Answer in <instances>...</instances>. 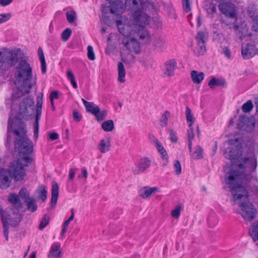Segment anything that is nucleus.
<instances>
[{
  "label": "nucleus",
  "instance_id": "39448f33",
  "mask_svg": "<svg viewBox=\"0 0 258 258\" xmlns=\"http://www.w3.org/2000/svg\"><path fill=\"white\" fill-rule=\"evenodd\" d=\"M227 146L224 151L225 157L229 160H235L242 154L244 142L242 138H236L228 141L225 146Z\"/></svg>",
  "mask_w": 258,
  "mask_h": 258
},
{
  "label": "nucleus",
  "instance_id": "680f3d73",
  "mask_svg": "<svg viewBox=\"0 0 258 258\" xmlns=\"http://www.w3.org/2000/svg\"><path fill=\"white\" fill-rule=\"evenodd\" d=\"M222 52L227 58H230L231 52L230 50L227 47H224L222 48Z\"/></svg>",
  "mask_w": 258,
  "mask_h": 258
},
{
  "label": "nucleus",
  "instance_id": "79ce46f5",
  "mask_svg": "<svg viewBox=\"0 0 258 258\" xmlns=\"http://www.w3.org/2000/svg\"><path fill=\"white\" fill-rule=\"evenodd\" d=\"M39 188L40 189L38 191V198L44 202L47 199V192L43 186H40Z\"/></svg>",
  "mask_w": 258,
  "mask_h": 258
},
{
  "label": "nucleus",
  "instance_id": "c756f323",
  "mask_svg": "<svg viewBox=\"0 0 258 258\" xmlns=\"http://www.w3.org/2000/svg\"><path fill=\"white\" fill-rule=\"evenodd\" d=\"M249 233L254 242L258 240V221L252 224L251 228L249 230Z\"/></svg>",
  "mask_w": 258,
  "mask_h": 258
},
{
  "label": "nucleus",
  "instance_id": "58836bf2",
  "mask_svg": "<svg viewBox=\"0 0 258 258\" xmlns=\"http://www.w3.org/2000/svg\"><path fill=\"white\" fill-rule=\"evenodd\" d=\"M203 150L202 148L199 145L197 146L196 147V150L191 154V156L194 159H202L203 158Z\"/></svg>",
  "mask_w": 258,
  "mask_h": 258
},
{
  "label": "nucleus",
  "instance_id": "0e129e2a",
  "mask_svg": "<svg viewBox=\"0 0 258 258\" xmlns=\"http://www.w3.org/2000/svg\"><path fill=\"white\" fill-rule=\"evenodd\" d=\"M77 169H74L73 168H71L69 170V179L73 180L75 177L76 174V170Z\"/></svg>",
  "mask_w": 258,
  "mask_h": 258
},
{
  "label": "nucleus",
  "instance_id": "052dcab7",
  "mask_svg": "<svg viewBox=\"0 0 258 258\" xmlns=\"http://www.w3.org/2000/svg\"><path fill=\"white\" fill-rule=\"evenodd\" d=\"M73 118L76 122H79L82 119V116L79 114L77 110H75L73 111Z\"/></svg>",
  "mask_w": 258,
  "mask_h": 258
},
{
  "label": "nucleus",
  "instance_id": "473e14b6",
  "mask_svg": "<svg viewBox=\"0 0 258 258\" xmlns=\"http://www.w3.org/2000/svg\"><path fill=\"white\" fill-rule=\"evenodd\" d=\"M188 136V149L190 153L192 152V141L195 137V134L194 132V128L192 126H189V129L187 130Z\"/></svg>",
  "mask_w": 258,
  "mask_h": 258
},
{
  "label": "nucleus",
  "instance_id": "2f4dec72",
  "mask_svg": "<svg viewBox=\"0 0 258 258\" xmlns=\"http://www.w3.org/2000/svg\"><path fill=\"white\" fill-rule=\"evenodd\" d=\"M101 127L105 132H111L114 128V122L111 119L106 120L102 123Z\"/></svg>",
  "mask_w": 258,
  "mask_h": 258
},
{
  "label": "nucleus",
  "instance_id": "9b49d317",
  "mask_svg": "<svg viewBox=\"0 0 258 258\" xmlns=\"http://www.w3.org/2000/svg\"><path fill=\"white\" fill-rule=\"evenodd\" d=\"M19 196L24 200L27 206V209L31 212H35L37 209V205L34 199L30 198L29 193L26 188H22L19 191Z\"/></svg>",
  "mask_w": 258,
  "mask_h": 258
},
{
  "label": "nucleus",
  "instance_id": "6e6552de",
  "mask_svg": "<svg viewBox=\"0 0 258 258\" xmlns=\"http://www.w3.org/2000/svg\"><path fill=\"white\" fill-rule=\"evenodd\" d=\"M15 147L20 153L23 155L30 154L33 151V143L26 135L17 138L15 142Z\"/></svg>",
  "mask_w": 258,
  "mask_h": 258
},
{
  "label": "nucleus",
  "instance_id": "8fccbe9b",
  "mask_svg": "<svg viewBox=\"0 0 258 258\" xmlns=\"http://www.w3.org/2000/svg\"><path fill=\"white\" fill-rule=\"evenodd\" d=\"M41 117L36 116L34 122V136L36 138H38L39 132V120Z\"/></svg>",
  "mask_w": 258,
  "mask_h": 258
},
{
  "label": "nucleus",
  "instance_id": "dca6fc26",
  "mask_svg": "<svg viewBox=\"0 0 258 258\" xmlns=\"http://www.w3.org/2000/svg\"><path fill=\"white\" fill-rule=\"evenodd\" d=\"M151 165V161L147 157L141 159L136 166L133 168L132 171L134 174H138L144 172Z\"/></svg>",
  "mask_w": 258,
  "mask_h": 258
},
{
  "label": "nucleus",
  "instance_id": "6ab92c4d",
  "mask_svg": "<svg viewBox=\"0 0 258 258\" xmlns=\"http://www.w3.org/2000/svg\"><path fill=\"white\" fill-rule=\"evenodd\" d=\"M240 170L249 168L250 171L253 172L257 166L256 161L254 158H245L242 163L238 165Z\"/></svg>",
  "mask_w": 258,
  "mask_h": 258
},
{
  "label": "nucleus",
  "instance_id": "f704fd0d",
  "mask_svg": "<svg viewBox=\"0 0 258 258\" xmlns=\"http://www.w3.org/2000/svg\"><path fill=\"white\" fill-rule=\"evenodd\" d=\"M94 116L98 121H102L107 116V111L104 109L101 110L100 108H99L96 113L94 114Z\"/></svg>",
  "mask_w": 258,
  "mask_h": 258
},
{
  "label": "nucleus",
  "instance_id": "3c124183",
  "mask_svg": "<svg viewBox=\"0 0 258 258\" xmlns=\"http://www.w3.org/2000/svg\"><path fill=\"white\" fill-rule=\"evenodd\" d=\"M87 56L89 59L93 60L95 59V54L93 51V47L89 45L87 47Z\"/></svg>",
  "mask_w": 258,
  "mask_h": 258
},
{
  "label": "nucleus",
  "instance_id": "5701e85b",
  "mask_svg": "<svg viewBox=\"0 0 258 258\" xmlns=\"http://www.w3.org/2000/svg\"><path fill=\"white\" fill-rule=\"evenodd\" d=\"M9 201L13 205L12 208H17L18 210H20L23 208V204L17 195L11 194L9 197Z\"/></svg>",
  "mask_w": 258,
  "mask_h": 258
},
{
  "label": "nucleus",
  "instance_id": "412c9836",
  "mask_svg": "<svg viewBox=\"0 0 258 258\" xmlns=\"http://www.w3.org/2000/svg\"><path fill=\"white\" fill-rule=\"evenodd\" d=\"M59 194V187L56 182H53L51 187V207L54 208L57 201Z\"/></svg>",
  "mask_w": 258,
  "mask_h": 258
},
{
  "label": "nucleus",
  "instance_id": "4c0bfd02",
  "mask_svg": "<svg viewBox=\"0 0 258 258\" xmlns=\"http://www.w3.org/2000/svg\"><path fill=\"white\" fill-rule=\"evenodd\" d=\"M50 217L47 214H44L41 219L38 228L39 230L44 229L49 223Z\"/></svg>",
  "mask_w": 258,
  "mask_h": 258
},
{
  "label": "nucleus",
  "instance_id": "393cba45",
  "mask_svg": "<svg viewBox=\"0 0 258 258\" xmlns=\"http://www.w3.org/2000/svg\"><path fill=\"white\" fill-rule=\"evenodd\" d=\"M109 10L112 14L116 15H118L120 13L121 14L123 12L122 2L120 1L119 2L112 3L110 5Z\"/></svg>",
  "mask_w": 258,
  "mask_h": 258
},
{
  "label": "nucleus",
  "instance_id": "5fc2aeb1",
  "mask_svg": "<svg viewBox=\"0 0 258 258\" xmlns=\"http://www.w3.org/2000/svg\"><path fill=\"white\" fill-rule=\"evenodd\" d=\"M169 132L170 134V140L171 142L176 143L177 141V137L176 136V133L174 131L173 129H169Z\"/></svg>",
  "mask_w": 258,
  "mask_h": 258
},
{
  "label": "nucleus",
  "instance_id": "f3484780",
  "mask_svg": "<svg viewBox=\"0 0 258 258\" xmlns=\"http://www.w3.org/2000/svg\"><path fill=\"white\" fill-rule=\"evenodd\" d=\"M257 48L253 44L248 43L246 46H242L241 54L243 58L249 59L257 53Z\"/></svg>",
  "mask_w": 258,
  "mask_h": 258
},
{
  "label": "nucleus",
  "instance_id": "72a5a7b5",
  "mask_svg": "<svg viewBox=\"0 0 258 258\" xmlns=\"http://www.w3.org/2000/svg\"><path fill=\"white\" fill-rule=\"evenodd\" d=\"M205 7L208 14L213 17V15L217 12L216 5L212 3H209L205 5Z\"/></svg>",
  "mask_w": 258,
  "mask_h": 258
},
{
  "label": "nucleus",
  "instance_id": "7ed1b4c3",
  "mask_svg": "<svg viewBox=\"0 0 258 258\" xmlns=\"http://www.w3.org/2000/svg\"><path fill=\"white\" fill-rule=\"evenodd\" d=\"M17 50L18 51L19 61L14 67H16L15 83L17 87V90L13 95L16 98H20L25 93H28L27 90L32 87V69L25 59H20V50Z\"/></svg>",
  "mask_w": 258,
  "mask_h": 258
},
{
  "label": "nucleus",
  "instance_id": "4d7b16f0",
  "mask_svg": "<svg viewBox=\"0 0 258 258\" xmlns=\"http://www.w3.org/2000/svg\"><path fill=\"white\" fill-rule=\"evenodd\" d=\"M180 206H177L171 212V216L174 218H178L180 214Z\"/></svg>",
  "mask_w": 258,
  "mask_h": 258
},
{
  "label": "nucleus",
  "instance_id": "864d4df0",
  "mask_svg": "<svg viewBox=\"0 0 258 258\" xmlns=\"http://www.w3.org/2000/svg\"><path fill=\"white\" fill-rule=\"evenodd\" d=\"M11 13L0 14V24L8 21L11 18Z\"/></svg>",
  "mask_w": 258,
  "mask_h": 258
},
{
  "label": "nucleus",
  "instance_id": "338daca9",
  "mask_svg": "<svg viewBox=\"0 0 258 258\" xmlns=\"http://www.w3.org/2000/svg\"><path fill=\"white\" fill-rule=\"evenodd\" d=\"M38 54L39 56V60L45 58L42 48L40 47L38 48Z\"/></svg>",
  "mask_w": 258,
  "mask_h": 258
},
{
  "label": "nucleus",
  "instance_id": "f257e3e1",
  "mask_svg": "<svg viewBox=\"0 0 258 258\" xmlns=\"http://www.w3.org/2000/svg\"><path fill=\"white\" fill-rule=\"evenodd\" d=\"M151 7L147 1L141 0H126L124 7L126 10L133 12L132 18L130 20H117L116 24L120 33L127 37L137 35L140 39L148 38L149 34L145 29V26L149 24L150 17L146 13Z\"/></svg>",
  "mask_w": 258,
  "mask_h": 258
},
{
  "label": "nucleus",
  "instance_id": "a211bd4d",
  "mask_svg": "<svg viewBox=\"0 0 258 258\" xmlns=\"http://www.w3.org/2000/svg\"><path fill=\"white\" fill-rule=\"evenodd\" d=\"M11 183V176L8 170L2 169L0 171V187L6 189L9 187Z\"/></svg>",
  "mask_w": 258,
  "mask_h": 258
},
{
  "label": "nucleus",
  "instance_id": "a878e982",
  "mask_svg": "<svg viewBox=\"0 0 258 258\" xmlns=\"http://www.w3.org/2000/svg\"><path fill=\"white\" fill-rule=\"evenodd\" d=\"M60 244L59 243L53 244L50 248V255L54 258H60L61 257V253L60 250Z\"/></svg>",
  "mask_w": 258,
  "mask_h": 258
},
{
  "label": "nucleus",
  "instance_id": "cd10ccee",
  "mask_svg": "<svg viewBox=\"0 0 258 258\" xmlns=\"http://www.w3.org/2000/svg\"><path fill=\"white\" fill-rule=\"evenodd\" d=\"M204 73L203 72L195 70L191 72V78L194 83L200 84L204 79Z\"/></svg>",
  "mask_w": 258,
  "mask_h": 258
},
{
  "label": "nucleus",
  "instance_id": "b1692460",
  "mask_svg": "<svg viewBox=\"0 0 258 258\" xmlns=\"http://www.w3.org/2000/svg\"><path fill=\"white\" fill-rule=\"evenodd\" d=\"M156 143L155 146L156 147L158 152L162 155V158L163 160V166H166L168 162V156L166 152V151L163 147L162 144L160 143V142H157L156 141Z\"/></svg>",
  "mask_w": 258,
  "mask_h": 258
},
{
  "label": "nucleus",
  "instance_id": "423d86ee",
  "mask_svg": "<svg viewBox=\"0 0 258 258\" xmlns=\"http://www.w3.org/2000/svg\"><path fill=\"white\" fill-rule=\"evenodd\" d=\"M19 61L18 51L10 50L0 51V70L8 71Z\"/></svg>",
  "mask_w": 258,
  "mask_h": 258
},
{
  "label": "nucleus",
  "instance_id": "c85d7f7f",
  "mask_svg": "<svg viewBox=\"0 0 258 258\" xmlns=\"http://www.w3.org/2000/svg\"><path fill=\"white\" fill-rule=\"evenodd\" d=\"M117 71L118 74V81L120 83H124L125 82L126 73L124 67L121 62H118L117 63Z\"/></svg>",
  "mask_w": 258,
  "mask_h": 258
},
{
  "label": "nucleus",
  "instance_id": "e2e57ef3",
  "mask_svg": "<svg viewBox=\"0 0 258 258\" xmlns=\"http://www.w3.org/2000/svg\"><path fill=\"white\" fill-rule=\"evenodd\" d=\"M58 97V92L57 91H54L50 93L49 95V99L50 101L53 100L54 99H57Z\"/></svg>",
  "mask_w": 258,
  "mask_h": 258
},
{
  "label": "nucleus",
  "instance_id": "1a4fd4ad",
  "mask_svg": "<svg viewBox=\"0 0 258 258\" xmlns=\"http://www.w3.org/2000/svg\"><path fill=\"white\" fill-rule=\"evenodd\" d=\"M8 171L10 176L16 181L21 180L25 175L24 166L19 160L11 162Z\"/></svg>",
  "mask_w": 258,
  "mask_h": 258
},
{
  "label": "nucleus",
  "instance_id": "13d9d810",
  "mask_svg": "<svg viewBox=\"0 0 258 258\" xmlns=\"http://www.w3.org/2000/svg\"><path fill=\"white\" fill-rule=\"evenodd\" d=\"M40 61L41 62V72L43 74H44L46 72V63L45 59H40Z\"/></svg>",
  "mask_w": 258,
  "mask_h": 258
},
{
  "label": "nucleus",
  "instance_id": "a18cd8bd",
  "mask_svg": "<svg viewBox=\"0 0 258 258\" xmlns=\"http://www.w3.org/2000/svg\"><path fill=\"white\" fill-rule=\"evenodd\" d=\"M207 38L206 33L203 31H200L198 33L196 39L197 42H205Z\"/></svg>",
  "mask_w": 258,
  "mask_h": 258
},
{
  "label": "nucleus",
  "instance_id": "20e7f679",
  "mask_svg": "<svg viewBox=\"0 0 258 258\" xmlns=\"http://www.w3.org/2000/svg\"><path fill=\"white\" fill-rule=\"evenodd\" d=\"M0 214L4 228V235L6 240H8V224L13 226L17 225L21 220L22 217L20 213L19 210L17 208H8L5 211L0 209Z\"/></svg>",
  "mask_w": 258,
  "mask_h": 258
},
{
  "label": "nucleus",
  "instance_id": "603ef678",
  "mask_svg": "<svg viewBox=\"0 0 258 258\" xmlns=\"http://www.w3.org/2000/svg\"><path fill=\"white\" fill-rule=\"evenodd\" d=\"M182 6L185 12L187 13L191 10L189 0H182Z\"/></svg>",
  "mask_w": 258,
  "mask_h": 258
},
{
  "label": "nucleus",
  "instance_id": "49530a36",
  "mask_svg": "<svg viewBox=\"0 0 258 258\" xmlns=\"http://www.w3.org/2000/svg\"><path fill=\"white\" fill-rule=\"evenodd\" d=\"M72 34V30L70 28L66 29L61 34V39L63 41H67L70 37Z\"/></svg>",
  "mask_w": 258,
  "mask_h": 258
},
{
  "label": "nucleus",
  "instance_id": "69168bd1",
  "mask_svg": "<svg viewBox=\"0 0 258 258\" xmlns=\"http://www.w3.org/2000/svg\"><path fill=\"white\" fill-rule=\"evenodd\" d=\"M58 137V135L56 133H50L49 134V138L51 141L57 140Z\"/></svg>",
  "mask_w": 258,
  "mask_h": 258
},
{
  "label": "nucleus",
  "instance_id": "774afa93",
  "mask_svg": "<svg viewBox=\"0 0 258 258\" xmlns=\"http://www.w3.org/2000/svg\"><path fill=\"white\" fill-rule=\"evenodd\" d=\"M253 30L258 33V17L255 19L252 26Z\"/></svg>",
  "mask_w": 258,
  "mask_h": 258
},
{
  "label": "nucleus",
  "instance_id": "9d476101",
  "mask_svg": "<svg viewBox=\"0 0 258 258\" xmlns=\"http://www.w3.org/2000/svg\"><path fill=\"white\" fill-rule=\"evenodd\" d=\"M220 11L226 17L231 19H236L237 12L235 5L231 2H224L218 6Z\"/></svg>",
  "mask_w": 258,
  "mask_h": 258
},
{
  "label": "nucleus",
  "instance_id": "bf43d9fd",
  "mask_svg": "<svg viewBox=\"0 0 258 258\" xmlns=\"http://www.w3.org/2000/svg\"><path fill=\"white\" fill-rule=\"evenodd\" d=\"M21 160L26 163L23 164L24 167L28 166V164L31 163L32 161V158L28 156H25L21 158Z\"/></svg>",
  "mask_w": 258,
  "mask_h": 258
},
{
  "label": "nucleus",
  "instance_id": "0eeeda50",
  "mask_svg": "<svg viewBox=\"0 0 258 258\" xmlns=\"http://www.w3.org/2000/svg\"><path fill=\"white\" fill-rule=\"evenodd\" d=\"M10 133L18 138L26 135V124L20 117L16 116L12 119H9L7 127L8 140L11 138Z\"/></svg>",
  "mask_w": 258,
  "mask_h": 258
},
{
  "label": "nucleus",
  "instance_id": "f03ea898",
  "mask_svg": "<svg viewBox=\"0 0 258 258\" xmlns=\"http://www.w3.org/2000/svg\"><path fill=\"white\" fill-rule=\"evenodd\" d=\"M251 178V175L245 174L243 171L233 169L230 170L225 177V183L231 192L233 200L236 201L242 198L246 200L245 202L239 204L241 209L239 213L245 220L249 221L255 218L256 212L254 206L248 201L249 196L246 188Z\"/></svg>",
  "mask_w": 258,
  "mask_h": 258
},
{
  "label": "nucleus",
  "instance_id": "de8ad7c7",
  "mask_svg": "<svg viewBox=\"0 0 258 258\" xmlns=\"http://www.w3.org/2000/svg\"><path fill=\"white\" fill-rule=\"evenodd\" d=\"M197 44L198 54L202 55L205 53L206 51L205 42H197Z\"/></svg>",
  "mask_w": 258,
  "mask_h": 258
},
{
  "label": "nucleus",
  "instance_id": "ea45409f",
  "mask_svg": "<svg viewBox=\"0 0 258 258\" xmlns=\"http://www.w3.org/2000/svg\"><path fill=\"white\" fill-rule=\"evenodd\" d=\"M99 108V107L97 105L94 104L93 102H90V104L86 107V109L87 112H90L94 115L96 113Z\"/></svg>",
  "mask_w": 258,
  "mask_h": 258
},
{
  "label": "nucleus",
  "instance_id": "e433bc0d",
  "mask_svg": "<svg viewBox=\"0 0 258 258\" xmlns=\"http://www.w3.org/2000/svg\"><path fill=\"white\" fill-rule=\"evenodd\" d=\"M68 22L70 24H73L77 20V13L74 11H70L66 13Z\"/></svg>",
  "mask_w": 258,
  "mask_h": 258
},
{
  "label": "nucleus",
  "instance_id": "f8f14e48",
  "mask_svg": "<svg viewBox=\"0 0 258 258\" xmlns=\"http://www.w3.org/2000/svg\"><path fill=\"white\" fill-rule=\"evenodd\" d=\"M34 105V101L28 98H24L20 103L19 113L22 117L28 119L31 114L28 110V107H33Z\"/></svg>",
  "mask_w": 258,
  "mask_h": 258
},
{
  "label": "nucleus",
  "instance_id": "4be33fe9",
  "mask_svg": "<svg viewBox=\"0 0 258 258\" xmlns=\"http://www.w3.org/2000/svg\"><path fill=\"white\" fill-rule=\"evenodd\" d=\"M111 147L110 139L106 137L101 140L98 145V149L102 153H105L110 150Z\"/></svg>",
  "mask_w": 258,
  "mask_h": 258
},
{
  "label": "nucleus",
  "instance_id": "ddd939ff",
  "mask_svg": "<svg viewBox=\"0 0 258 258\" xmlns=\"http://www.w3.org/2000/svg\"><path fill=\"white\" fill-rule=\"evenodd\" d=\"M122 43L124 48L130 52L137 54L140 52V44L135 38L123 39Z\"/></svg>",
  "mask_w": 258,
  "mask_h": 258
},
{
  "label": "nucleus",
  "instance_id": "4468645a",
  "mask_svg": "<svg viewBox=\"0 0 258 258\" xmlns=\"http://www.w3.org/2000/svg\"><path fill=\"white\" fill-rule=\"evenodd\" d=\"M237 125L239 130L249 132L254 127V123L251 119L243 115L239 117Z\"/></svg>",
  "mask_w": 258,
  "mask_h": 258
},
{
  "label": "nucleus",
  "instance_id": "a19ab883",
  "mask_svg": "<svg viewBox=\"0 0 258 258\" xmlns=\"http://www.w3.org/2000/svg\"><path fill=\"white\" fill-rule=\"evenodd\" d=\"M170 112L169 111H165L164 113L162 115L160 119V125L162 127L167 126L168 121V116H169Z\"/></svg>",
  "mask_w": 258,
  "mask_h": 258
},
{
  "label": "nucleus",
  "instance_id": "37998d69",
  "mask_svg": "<svg viewBox=\"0 0 258 258\" xmlns=\"http://www.w3.org/2000/svg\"><path fill=\"white\" fill-rule=\"evenodd\" d=\"M154 45L157 48L163 49L166 48V41L164 39L159 38L155 40Z\"/></svg>",
  "mask_w": 258,
  "mask_h": 258
},
{
  "label": "nucleus",
  "instance_id": "6e6d98bb",
  "mask_svg": "<svg viewBox=\"0 0 258 258\" xmlns=\"http://www.w3.org/2000/svg\"><path fill=\"white\" fill-rule=\"evenodd\" d=\"M174 168L175 173L177 175H179L181 172V164L178 160H176L174 164Z\"/></svg>",
  "mask_w": 258,
  "mask_h": 258
},
{
  "label": "nucleus",
  "instance_id": "7c9ffc66",
  "mask_svg": "<svg viewBox=\"0 0 258 258\" xmlns=\"http://www.w3.org/2000/svg\"><path fill=\"white\" fill-rule=\"evenodd\" d=\"M185 114L188 126H192L195 121V118L194 117L191 109L188 106L186 107Z\"/></svg>",
  "mask_w": 258,
  "mask_h": 258
},
{
  "label": "nucleus",
  "instance_id": "c03bdc74",
  "mask_svg": "<svg viewBox=\"0 0 258 258\" xmlns=\"http://www.w3.org/2000/svg\"><path fill=\"white\" fill-rule=\"evenodd\" d=\"M253 107L252 102L249 100L242 105V109L244 112H248L252 109Z\"/></svg>",
  "mask_w": 258,
  "mask_h": 258
},
{
  "label": "nucleus",
  "instance_id": "c9c22d12",
  "mask_svg": "<svg viewBox=\"0 0 258 258\" xmlns=\"http://www.w3.org/2000/svg\"><path fill=\"white\" fill-rule=\"evenodd\" d=\"M42 96V94H41V96H38L37 98L36 116L41 117L42 105L43 102Z\"/></svg>",
  "mask_w": 258,
  "mask_h": 258
},
{
  "label": "nucleus",
  "instance_id": "2eb2a0df",
  "mask_svg": "<svg viewBox=\"0 0 258 258\" xmlns=\"http://www.w3.org/2000/svg\"><path fill=\"white\" fill-rule=\"evenodd\" d=\"M177 67V62L174 59H169L164 63L163 72V74L168 77H171L174 75L175 70Z\"/></svg>",
  "mask_w": 258,
  "mask_h": 258
},
{
  "label": "nucleus",
  "instance_id": "aec40b11",
  "mask_svg": "<svg viewBox=\"0 0 258 258\" xmlns=\"http://www.w3.org/2000/svg\"><path fill=\"white\" fill-rule=\"evenodd\" d=\"M160 189L158 187L144 186L139 190V195L143 199L149 198L152 194L159 192Z\"/></svg>",
  "mask_w": 258,
  "mask_h": 258
},
{
  "label": "nucleus",
  "instance_id": "bb28decb",
  "mask_svg": "<svg viewBox=\"0 0 258 258\" xmlns=\"http://www.w3.org/2000/svg\"><path fill=\"white\" fill-rule=\"evenodd\" d=\"M226 85V81L223 79H218L213 77L208 83V86L210 88L213 89L216 86L224 87Z\"/></svg>",
  "mask_w": 258,
  "mask_h": 258
},
{
  "label": "nucleus",
  "instance_id": "09e8293b",
  "mask_svg": "<svg viewBox=\"0 0 258 258\" xmlns=\"http://www.w3.org/2000/svg\"><path fill=\"white\" fill-rule=\"evenodd\" d=\"M67 77H68V78L70 80L73 87L75 89L77 88V87H78L77 84L76 82L75 81L74 76L71 71H69L68 72Z\"/></svg>",
  "mask_w": 258,
  "mask_h": 258
}]
</instances>
